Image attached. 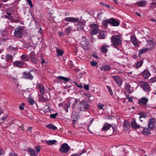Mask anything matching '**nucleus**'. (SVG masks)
I'll list each match as a JSON object with an SVG mask.
<instances>
[{
	"label": "nucleus",
	"instance_id": "nucleus-47",
	"mask_svg": "<svg viewBox=\"0 0 156 156\" xmlns=\"http://www.w3.org/2000/svg\"><path fill=\"white\" fill-rule=\"evenodd\" d=\"M107 88L108 89L109 92L111 95H113V92L111 89V87L108 86H107Z\"/></svg>",
	"mask_w": 156,
	"mask_h": 156
},
{
	"label": "nucleus",
	"instance_id": "nucleus-56",
	"mask_svg": "<svg viewBox=\"0 0 156 156\" xmlns=\"http://www.w3.org/2000/svg\"><path fill=\"white\" fill-rule=\"evenodd\" d=\"M9 156H18V155L12 152L9 154Z\"/></svg>",
	"mask_w": 156,
	"mask_h": 156
},
{
	"label": "nucleus",
	"instance_id": "nucleus-25",
	"mask_svg": "<svg viewBox=\"0 0 156 156\" xmlns=\"http://www.w3.org/2000/svg\"><path fill=\"white\" fill-rule=\"evenodd\" d=\"M106 37V35L104 31H101L98 36V37L99 39H104Z\"/></svg>",
	"mask_w": 156,
	"mask_h": 156
},
{
	"label": "nucleus",
	"instance_id": "nucleus-24",
	"mask_svg": "<svg viewBox=\"0 0 156 156\" xmlns=\"http://www.w3.org/2000/svg\"><path fill=\"white\" fill-rule=\"evenodd\" d=\"M46 127L48 128L53 130H55L57 129V127L52 123L49 124L47 125Z\"/></svg>",
	"mask_w": 156,
	"mask_h": 156
},
{
	"label": "nucleus",
	"instance_id": "nucleus-36",
	"mask_svg": "<svg viewBox=\"0 0 156 156\" xmlns=\"http://www.w3.org/2000/svg\"><path fill=\"white\" fill-rule=\"evenodd\" d=\"M111 67L108 65L103 66H102V69H103L105 71H109L111 69Z\"/></svg>",
	"mask_w": 156,
	"mask_h": 156
},
{
	"label": "nucleus",
	"instance_id": "nucleus-1",
	"mask_svg": "<svg viewBox=\"0 0 156 156\" xmlns=\"http://www.w3.org/2000/svg\"><path fill=\"white\" fill-rule=\"evenodd\" d=\"M111 41L112 42V44L114 47L118 49L117 46L121 44L122 41L121 40V37L119 35H113L110 38Z\"/></svg>",
	"mask_w": 156,
	"mask_h": 156
},
{
	"label": "nucleus",
	"instance_id": "nucleus-12",
	"mask_svg": "<svg viewBox=\"0 0 156 156\" xmlns=\"http://www.w3.org/2000/svg\"><path fill=\"white\" fill-rule=\"evenodd\" d=\"M85 25V23L83 21H80L76 24L77 26V30H83Z\"/></svg>",
	"mask_w": 156,
	"mask_h": 156
},
{
	"label": "nucleus",
	"instance_id": "nucleus-38",
	"mask_svg": "<svg viewBox=\"0 0 156 156\" xmlns=\"http://www.w3.org/2000/svg\"><path fill=\"white\" fill-rule=\"evenodd\" d=\"M147 48H143L140 49L138 53L139 56L140 57V55L146 52L147 50Z\"/></svg>",
	"mask_w": 156,
	"mask_h": 156
},
{
	"label": "nucleus",
	"instance_id": "nucleus-40",
	"mask_svg": "<svg viewBox=\"0 0 156 156\" xmlns=\"http://www.w3.org/2000/svg\"><path fill=\"white\" fill-rule=\"evenodd\" d=\"M90 28L92 29H98V26L97 24L95 23H92L90 25Z\"/></svg>",
	"mask_w": 156,
	"mask_h": 156
},
{
	"label": "nucleus",
	"instance_id": "nucleus-11",
	"mask_svg": "<svg viewBox=\"0 0 156 156\" xmlns=\"http://www.w3.org/2000/svg\"><path fill=\"white\" fill-rule=\"evenodd\" d=\"M78 101L76 99L71 98L69 100V103L70 105H72L73 109L76 106L77 103Z\"/></svg>",
	"mask_w": 156,
	"mask_h": 156
},
{
	"label": "nucleus",
	"instance_id": "nucleus-7",
	"mask_svg": "<svg viewBox=\"0 0 156 156\" xmlns=\"http://www.w3.org/2000/svg\"><path fill=\"white\" fill-rule=\"evenodd\" d=\"M155 124V120L153 118H151L149 119L148 123V128L149 129H152L154 127Z\"/></svg>",
	"mask_w": 156,
	"mask_h": 156
},
{
	"label": "nucleus",
	"instance_id": "nucleus-17",
	"mask_svg": "<svg viewBox=\"0 0 156 156\" xmlns=\"http://www.w3.org/2000/svg\"><path fill=\"white\" fill-rule=\"evenodd\" d=\"M109 46L108 45L104 44L103 45L101 48L100 50L101 52L103 53H106L108 51V48H109Z\"/></svg>",
	"mask_w": 156,
	"mask_h": 156
},
{
	"label": "nucleus",
	"instance_id": "nucleus-52",
	"mask_svg": "<svg viewBox=\"0 0 156 156\" xmlns=\"http://www.w3.org/2000/svg\"><path fill=\"white\" fill-rule=\"evenodd\" d=\"M156 6V3H152L150 7L152 9L154 8Z\"/></svg>",
	"mask_w": 156,
	"mask_h": 156
},
{
	"label": "nucleus",
	"instance_id": "nucleus-55",
	"mask_svg": "<svg viewBox=\"0 0 156 156\" xmlns=\"http://www.w3.org/2000/svg\"><path fill=\"white\" fill-rule=\"evenodd\" d=\"M89 86L87 85H84V89L87 90H89Z\"/></svg>",
	"mask_w": 156,
	"mask_h": 156
},
{
	"label": "nucleus",
	"instance_id": "nucleus-62",
	"mask_svg": "<svg viewBox=\"0 0 156 156\" xmlns=\"http://www.w3.org/2000/svg\"><path fill=\"white\" fill-rule=\"evenodd\" d=\"M64 77L62 76H58V78L59 79H61L63 80V79L64 78Z\"/></svg>",
	"mask_w": 156,
	"mask_h": 156
},
{
	"label": "nucleus",
	"instance_id": "nucleus-31",
	"mask_svg": "<svg viewBox=\"0 0 156 156\" xmlns=\"http://www.w3.org/2000/svg\"><path fill=\"white\" fill-rule=\"evenodd\" d=\"M130 85H129L128 83H126L125 85V90L129 94L131 93V91L130 90Z\"/></svg>",
	"mask_w": 156,
	"mask_h": 156
},
{
	"label": "nucleus",
	"instance_id": "nucleus-44",
	"mask_svg": "<svg viewBox=\"0 0 156 156\" xmlns=\"http://www.w3.org/2000/svg\"><path fill=\"white\" fill-rule=\"evenodd\" d=\"M35 148L37 154L39 153L41 149V147L39 146H37L35 147Z\"/></svg>",
	"mask_w": 156,
	"mask_h": 156
},
{
	"label": "nucleus",
	"instance_id": "nucleus-49",
	"mask_svg": "<svg viewBox=\"0 0 156 156\" xmlns=\"http://www.w3.org/2000/svg\"><path fill=\"white\" fill-rule=\"evenodd\" d=\"M92 56L95 58L98 59L99 57L98 56L96 52H94L92 54Z\"/></svg>",
	"mask_w": 156,
	"mask_h": 156
},
{
	"label": "nucleus",
	"instance_id": "nucleus-18",
	"mask_svg": "<svg viewBox=\"0 0 156 156\" xmlns=\"http://www.w3.org/2000/svg\"><path fill=\"white\" fill-rule=\"evenodd\" d=\"M131 41L135 46H138V44L137 41V38L135 36H131Z\"/></svg>",
	"mask_w": 156,
	"mask_h": 156
},
{
	"label": "nucleus",
	"instance_id": "nucleus-50",
	"mask_svg": "<svg viewBox=\"0 0 156 156\" xmlns=\"http://www.w3.org/2000/svg\"><path fill=\"white\" fill-rule=\"evenodd\" d=\"M97 64V63L95 61H93L91 62V64L93 66H96Z\"/></svg>",
	"mask_w": 156,
	"mask_h": 156
},
{
	"label": "nucleus",
	"instance_id": "nucleus-34",
	"mask_svg": "<svg viewBox=\"0 0 156 156\" xmlns=\"http://www.w3.org/2000/svg\"><path fill=\"white\" fill-rule=\"evenodd\" d=\"M12 59V56L9 55H7L5 57V59L7 62H11Z\"/></svg>",
	"mask_w": 156,
	"mask_h": 156
},
{
	"label": "nucleus",
	"instance_id": "nucleus-35",
	"mask_svg": "<svg viewBox=\"0 0 156 156\" xmlns=\"http://www.w3.org/2000/svg\"><path fill=\"white\" fill-rule=\"evenodd\" d=\"M99 31L98 29H93L90 31V34L92 35H94L97 34Z\"/></svg>",
	"mask_w": 156,
	"mask_h": 156
},
{
	"label": "nucleus",
	"instance_id": "nucleus-33",
	"mask_svg": "<svg viewBox=\"0 0 156 156\" xmlns=\"http://www.w3.org/2000/svg\"><path fill=\"white\" fill-rule=\"evenodd\" d=\"M56 51L57 53V56L58 57L60 56H62L63 54V51L61 50L58 48H56Z\"/></svg>",
	"mask_w": 156,
	"mask_h": 156
},
{
	"label": "nucleus",
	"instance_id": "nucleus-20",
	"mask_svg": "<svg viewBox=\"0 0 156 156\" xmlns=\"http://www.w3.org/2000/svg\"><path fill=\"white\" fill-rule=\"evenodd\" d=\"M28 152L29 153L30 156H37V154H36L35 151L31 148H29L27 149Z\"/></svg>",
	"mask_w": 156,
	"mask_h": 156
},
{
	"label": "nucleus",
	"instance_id": "nucleus-53",
	"mask_svg": "<svg viewBox=\"0 0 156 156\" xmlns=\"http://www.w3.org/2000/svg\"><path fill=\"white\" fill-rule=\"evenodd\" d=\"M27 1L28 2V3H29V4L30 6L31 7H32L33 6V5L32 3V2L31 0H28Z\"/></svg>",
	"mask_w": 156,
	"mask_h": 156
},
{
	"label": "nucleus",
	"instance_id": "nucleus-6",
	"mask_svg": "<svg viewBox=\"0 0 156 156\" xmlns=\"http://www.w3.org/2000/svg\"><path fill=\"white\" fill-rule=\"evenodd\" d=\"M32 71V70H30V72H24L23 74V78L30 80H33L34 78V76L30 73V72Z\"/></svg>",
	"mask_w": 156,
	"mask_h": 156
},
{
	"label": "nucleus",
	"instance_id": "nucleus-13",
	"mask_svg": "<svg viewBox=\"0 0 156 156\" xmlns=\"http://www.w3.org/2000/svg\"><path fill=\"white\" fill-rule=\"evenodd\" d=\"M131 127L135 129H138L140 128V126L137 124L135 118L133 119L131 122Z\"/></svg>",
	"mask_w": 156,
	"mask_h": 156
},
{
	"label": "nucleus",
	"instance_id": "nucleus-3",
	"mask_svg": "<svg viewBox=\"0 0 156 156\" xmlns=\"http://www.w3.org/2000/svg\"><path fill=\"white\" fill-rule=\"evenodd\" d=\"M140 87L143 89L144 91L147 93H149L150 91L151 87L149 83L146 81H141L139 83Z\"/></svg>",
	"mask_w": 156,
	"mask_h": 156
},
{
	"label": "nucleus",
	"instance_id": "nucleus-2",
	"mask_svg": "<svg viewBox=\"0 0 156 156\" xmlns=\"http://www.w3.org/2000/svg\"><path fill=\"white\" fill-rule=\"evenodd\" d=\"M79 109L82 111L88 110L90 107V105L86 101L82 100L78 105Z\"/></svg>",
	"mask_w": 156,
	"mask_h": 156
},
{
	"label": "nucleus",
	"instance_id": "nucleus-21",
	"mask_svg": "<svg viewBox=\"0 0 156 156\" xmlns=\"http://www.w3.org/2000/svg\"><path fill=\"white\" fill-rule=\"evenodd\" d=\"M45 94H39V100L42 102H45L48 100V98L47 97L44 96Z\"/></svg>",
	"mask_w": 156,
	"mask_h": 156
},
{
	"label": "nucleus",
	"instance_id": "nucleus-23",
	"mask_svg": "<svg viewBox=\"0 0 156 156\" xmlns=\"http://www.w3.org/2000/svg\"><path fill=\"white\" fill-rule=\"evenodd\" d=\"M112 127V126L110 124L108 123H105L104 124L103 127L102 129L104 131H105L109 129L110 128Z\"/></svg>",
	"mask_w": 156,
	"mask_h": 156
},
{
	"label": "nucleus",
	"instance_id": "nucleus-15",
	"mask_svg": "<svg viewBox=\"0 0 156 156\" xmlns=\"http://www.w3.org/2000/svg\"><path fill=\"white\" fill-rule=\"evenodd\" d=\"M147 4V2L145 1L141 0L136 3V5L138 7H143L145 6Z\"/></svg>",
	"mask_w": 156,
	"mask_h": 156
},
{
	"label": "nucleus",
	"instance_id": "nucleus-19",
	"mask_svg": "<svg viewBox=\"0 0 156 156\" xmlns=\"http://www.w3.org/2000/svg\"><path fill=\"white\" fill-rule=\"evenodd\" d=\"M151 75V73L147 70H145L143 73V76L144 78L147 79Z\"/></svg>",
	"mask_w": 156,
	"mask_h": 156
},
{
	"label": "nucleus",
	"instance_id": "nucleus-26",
	"mask_svg": "<svg viewBox=\"0 0 156 156\" xmlns=\"http://www.w3.org/2000/svg\"><path fill=\"white\" fill-rule=\"evenodd\" d=\"M144 130L142 131V134L144 135H148L150 134V132L147 128L146 127H142Z\"/></svg>",
	"mask_w": 156,
	"mask_h": 156
},
{
	"label": "nucleus",
	"instance_id": "nucleus-28",
	"mask_svg": "<svg viewBox=\"0 0 156 156\" xmlns=\"http://www.w3.org/2000/svg\"><path fill=\"white\" fill-rule=\"evenodd\" d=\"M20 58L23 61H27L29 60L28 55L26 54H23L20 57Z\"/></svg>",
	"mask_w": 156,
	"mask_h": 156
},
{
	"label": "nucleus",
	"instance_id": "nucleus-30",
	"mask_svg": "<svg viewBox=\"0 0 156 156\" xmlns=\"http://www.w3.org/2000/svg\"><path fill=\"white\" fill-rule=\"evenodd\" d=\"M57 142L55 140H48L46 141V144L49 145L55 144Z\"/></svg>",
	"mask_w": 156,
	"mask_h": 156
},
{
	"label": "nucleus",
	"instance_id": "nucleus-57",
	"mask_svg": "<svg viewBox=\"0 0 156 156\" xmlns=\"http://www.w3.org/2000/svg\"><path fill=\"white\" fill-rule=\"evenodd\" d=\"M4 151L2 149L0 150V156H4Z\"/></svg>",
	"mask_w": 156,
	"mask_h": 156
},
{
	"label": "nucleus",
	"instance_id": "nucleus-43",
	"mask_svg": "<svg viewBox=\"0 0 156 156\" xmlns=\"http://www.w3.org/2000/svg\"><path fill=\"white\" fill-rule=\"evenodd\" d=\"M28 102L31 105H33L35 101L33 99L31 98H30L29 99H28Z\"/></svg>",
	"mask_w": 156,
	"mask_h": 156
},
{
	"label": "nucleus",
	"instance_id": "nucleus-37",
	"mask_svg": "<svg viewBox=\"0 0 156 156\" xmlns=\"http://www.w3.org/2000/svg\"><path fill=\"white\" fill-rule=\"evenodd\" d=\"M143 62L142 60H141L138 62L136 64V69H138L142 65Z\"/></svg>",
	"mask_w": 156,
	"mask_h": 156
},
{
	"label": "nucleus",
	"instance_id": "nucleus-29",
	"mask_svg": "<svg viewBox=\"0 0 156 156\" xmlns=\"http://www.w3.org/2000/svg\"><path fill=\"white\" fill-rule=\"evenodd\" d=\"M30 57L31 61L33 63L35 64L37 63V58L34 55H31L30 56Z\"/></svg>",
	"mask_w": 156,
	"mask_h": 156
},
{
	"label": "nucleus",
	"instance_id": "nucleus-22",
	"mask_svg": "<svg viewBox=\"0 0 156 156\" xmlns=\"http://www.w3.org/2000/svg\"><path fill=\"white\" fill-rule=\"evenodd\" d=\"M23 63L21 61H17L14 62L13 65L18 67H20L23 65Z\"/></svg>",
	"mask_w": 156,
	"mask_h": 156
},
{
	"label": "nucleus",
	"instance_id": "nucleus-51",
	"mask_svg": "<svg viewBox=\"0 0 156 156\" xmlns=\"http://www.w3.org/2000/svg\"><path fill=\"white\" fill-rule=\"evenodd\" d=\"M127 97V99L130 102H132L133 101V98L132 97H129V95H128L126 96Z\"/></svg>",
	"mask_w": 156,
	"mask_h": 156
},
{
	"label": "nucleus",
	"instance_id": "nucleus-8",
	"mask_svg": "<svg viewBox=\"0 0 156 156\" xmlns=\"http://www.w3.org/2000/svg\"><path fill=\"white\" fill-rule=\"evenodd\" d=\"M108 22L109 23L114 26H118L120 24L119 21H117L113 18L110 19L108 20Z\"/></svg>",
	"mask_w": 156,
	"mask_h": 156
},
{
	"label": "nucleus",
	"instance_id": "nucleus-58",
	"mask_svg": "<svg viewBox=\"0 0 156 156\" xmlns=\"http://www.w3.org/2000/svg\"><path fill=\"white\" fill-rule=\"evenodd\" d=\"M86 99L89 98L90 97V95L88 94H86L85 95Z\"/></svg>",
	"mask_w": 156,
	"mask_h": 156
},
{
	"label": "nucleus",
	"instance_id": "nucleus-32",
	"mask_svg": "<svg viewBox=\"0 0 156 156\" xmlns=\"http://www.w3.org/2000/svg\"><path fill=\"white\" fill-rule=\"evenodd\" d=\"M138 114L140 115L139 117L140 119L143 118L145 119L147 116V115L144 112H139Z\"/></svg>",
	"mask_w": 156,
	"mask_h": 156
},
{
	"label": "nucleus",
	"instance_id": "nucleus-59",
	"mask_svg": "<svg viewBox=\"0 0 156 156\" xmlns=\"http://www.w3.org/2000/svg\"><path fill=\"white\" fill-rule=\"evenodd\" d=\"M63 80H64V81L66 82L69 81L70 80V79L67 77H64Z\"/></svg>",
	"mask_w": 156,
	"mask_h": 156
},
{
	"label": "nucleus",
	"instance_id": "nucleus-9",
	"mask_svg": "<svg viewBox=\"0 0 156 156\" xmlns=\"http://www.w3.org/2000/svg\"><path fill=\"white\" fill-rule=\"evenodd\" d=\"M36 88L40 91L41 94H45V89L44 86L41 84H37Z\"/></svg>",
	"mask_w": 156,
	"mask_h": 156
},
{
	"label": "nucleus",
	"instance_id": "nucleus-46",
	"mask_svg": "<svg viewBox=\"0 0 156 156\" xmlns=\"http://www.w3.org/2000/svg\"><path fill=\"white\" fill-rule=\"evenodd\" d=\"M108 23H109L108 21L107 20H105L103 21V24L105 27H107Z\"/></svg>",
	"mask_w": 156,
	"mask_h": 156
},
{
	"label": "nucleus",
	"instance_id": "nucleus-42",
	"mask_svg": "<svg viewBox=\"0 0 156 156\" xmlns=\"http://www.w3.org/2000/svg\"><path fill=\"white\" fill-rule=\"evenodd\" d=\"M124 127L129 129L130 127L129 123L128 122H125L124 123Z\"/></svg>",
	"mask_w": 156,
	"mask_h": 156
},
{
	"label": "nucleus",
	"instance_id": "nucleus-54",
	"mask_svg": "<svg viewBox=\"0 0 156 156\" xmlns=\"http://www.w3.org/2000/svg\"><path fill=\"white\" fill-rule=\"evenodd\" d=\"M87 152V151L86 150H84L82 151L80 153H78V156L81 155L84 153H86Z\"/></svg>",
	"mask_w": 156,
	"mask_h": 156
},
{
	"label": "nucleus",
	"instance_id": "nucleus-10",
	"mask_svg": "<svg viewBox=\"0 0 156 156\" xmlns=\"http://www.w3.org/2000/svg\"><path fill=\"white\" fill-rule=\"evenodd\" d=\"M113 78L119 86H121L122 83L121 79L118 76H114Z\"/></svg>",
	"mask_w": 156,
	"mask_h": 156
},
{
	"label": "nucleus",
	"instance_id": "nucleus-61",
	"mask_svg": "<svg viewBox=\"0 0 156 156\" xmlns=\"http://www.w3.org/2000/svg\"><path fill=\"white\" fill-rule=\"evenodd\" d=\"M100 4L102 6H104L105 7L106 4L104 2H101L100 3Z\"/></svg>",
	"mask_w": 156,
	"mask_h": 156
},
{
	"label": "nucleus",
	"instance_id": "nucleus-16",
	"mask_svg": "<svg viewBox=\"0 0 156 156\" xmlns=\"http://www.w3.org/2000/svg\"><path fill=\"white\" fill-rule=\"evenodd\" d=\"M148 101V99L145 97L141 98L139 100V102L140 105H146Z\"/></svg>",
	"mask_w": 156,
	"mask_h": 156
},
{
	"label": "nucleus",
	"instance_id": "nucleus-48",
	"mask_svg": "<svg viewBox=\"0 0 156 156\" xmlns=\"http://www.w3.org/2000/svg\"><path fill=\"white\" fill-rule=\"evenodd\" d=\"M150 82L151 83L156 82V77L151 78L150 80Z\"/></svg>",
	"mask_w": 156,
	"mask_h": 156
},
{
	"label": "nucleus",
	"instance_id": "nucleus-27",
	"mask_svg": "<svg viewBox=\"0 0 156 156\" xmlns=\"http://www.w3.org/2000/svg\"><path fill=\"white\" fill-rule=\"evenodd\" d=\"M73 30V28L71 27H68L65 29V32L67 35H69L70 34L71 31Z\"/></svg>",
	"mask_w": 156,
	"mask_h": 156
},
{
	"label": "nucleus",
	"instance_id": "nucleus-39",
	"mask_svg": "<svg viewBox=\"0 0 156 156\" xmlns=\"http://www.w3.org/2000/svg\"><path fill=\"white\" fill-rule=\"evenodd\" d=\"M97 106L99 109L104 110L105 109L103 108V107L105 106L104 104L99 103L97 105Z\"/></svg>",
	"mask_w": 156,
	"mask_h": 156
},
{
	"label": "nucleus",
	"instance_id": "nucleus-60",
	"mask_svg": "<svg viewBox=\"0 0 156 156\" xmlns=\"http://www.w3.org/2000/svg\"><path fill=\"white\" fill-rule=\"evenodd\" d=\"M40 58H41V59H42V60H41V64L42 65L45 62V61H44V59H43V58H42V56H41V57Z\"/></svg>",
	"mask_w": 156,
	"mask_h": 156
},
{
	"label": "nucleus",
	"instance_id": "nucleus-4",
	"mask_svg": "<svg viewBox=\"0 0 156 156\" xmlns=\"http://www.w3.org/2000/svg\"><path fill=\"white\" fill-rule=\"evenodd\" d=\"M24 31V29L20 27L15 30L14 35L16 37L20 38L22 37Z\"/></svg>",
	"mask_w": 156,
	"mask_h": 156
},
{
	"label": "nucleus",
	"instance_id": "nucleus-64",
	"mask_svg": "<svg viewBox=\"0 0 156 156\" xmlns=\"http://www.w3.org/2000/svg\"><path fill=\"white\" fill-rule=\"evenodd\" d=\"M78 153H77V154H73L72 155H71V156H78Z\"/></svg>",
	"mask_w": 156,
	"mask_h": 156
},
{
	"label": "nucleus",
	"instance_id": "nucleus-45",
	"mask_svg": "<svg viewBox=\"0 0 156 156\" xmlns=\"http://www.w3.org/2000/svg\"><path fill=\"white\" fill-rule=\"evenodd\" d=\"M58 115V113L51 114L50 115V117L52 119H55Z\"/></svg>",
	"mask_w": 156,
	"mask_h": 156
},
{
	"label": "nucleus",
	"instance_id": "nucleus-14",
	"mask_svg": "<svg viewBox=\"0 0 156 156\" xmlns=\"http://www.w3.org/2000/svg\"><path fill=\"white\" fill-rule=\"evenodd\" d=\"M65 20L66 21H68L69 22H73L74 23L79 21V18L72 17H67L65 19Z\"/></svg>",
	"mask_w": 156,
	"mask_h": 156
},
{
	"label": "nucleus",
	"instance_id": "nucleus-41",
	"mask_svg": "<svg viewBox=\"0 0 156 156\" xmlns=\"http://www.w3.org/2000/svg\"><path fill=\"white\" fill-rule=\"evenodd\" d=\"M70 105L66 104L64 105L63 108L66 112H68V108L70 107Z\"/></svg>",
	"mask_w": 156,
	"mask_h": 156
},
{
	"label": "nucleus",
	"instance_id": "nucleus-5",
	"mask_svg": "<svg viewBox=\"0 0 156 156\" xmlns=\"http://www.w3.org/2000/svg\"><path fill=\"white\" fill-rule=\"evenodd\" d=\"M69 147L67 144L65 143L62 145L59 149V151L62 153H67L68 151Z\"/></svg>",
	"mask_w": 156,
	"mask_h": 156
},
{
	"label": "nucleus",
	"instance_id": "nucleus-63",
	"mask_svg": "<svg viewBox=\"0 0 156 156\" xmlns=\"http://www.w3.org/2000/svg\"><path fill=\"white\" fill-rule=\"evenodd\" d=\"M6 119V117H2V118H1V120L4 121V120H5Z\"/></svg>",
	"mask_w": 156,
	"mask_h": 156
}]
</instances>
